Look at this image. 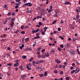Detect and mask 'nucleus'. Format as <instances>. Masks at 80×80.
<instances>
[{
	"label": "nucleus",
	"mask_w": 80,
	"mask_h": 80,
	"mask_svg": "<svg viewBox=\"0 0 80 80\" xmlns=\"http://www.w3.org/2000/svg\"><path fill=\"white\" fill-rule=\"evenodd\" d=\"M30 66H31V64H29L26 66V68H28V70H32V68L30 67Z\"/></svg>",
	"instance_id": "f257e3e1"
},
{
	"label": "nucleus",
	"mask_w": 80,
	"mask_h": 80,
	"mask_svg": "<svg viewBox=\"0 0 80 80\" xmlns=\"http://www.w3.org/2000/svg\"><path fill=\"white\" fill-rule=\"evenodd\" d=\"M41 12L42 13H43V14H45L47 13V11L44 9H43L42 10H41Z\"/></svg>",
	"instance_id": "f03ea898"
},
{
	"label": "nucleus",
	"mask_w": 80,
	"mask_h": 80,
	"mask_svg": "<svg viewBox=\"0 0 80 80\" xmlns=\"http://www.w3.org/2000/svg\"><path fill=\"white\" fill-rule=\"evenodd\" d=\"M24 5H26V6H29V7H31V6H32V4H31V2H28V3H26L24 4Z\"/></svg>",
	"instance_id": "7ed1b4c3"
},
{
	"label": "nucleus",
	"mask_w": 80,
	"mask_h": 80,
	"mask_svg": "<svg viewBox=\"0 0 80 80\" xmlns=\"http://www.w3.org/2000/svg\"><path fill=\"white\" fill-rule=\"evenodd\" d=\"M38 63H39V61L37 62L35 61H34L32 62L33 65L34 66H35V67H36V65H35V63L36 64H38Z\"/></svg>",
	"instance_id": "20e7f679"
},
{
	"label": "nucleus",
	"mask_w": 80,
	"mask_h": 80,
	"mask_svg": "<svg viewBox=\"0 0 80 80\" xmlns=\"http://www.w3.org/2000/svg\"><path fill=\"white\" fill-rule=\"evenodd\" d=\"M70 54H72V55H75V52L73 50H71L70 51Z\"/></svg>",
	"instance_id": "39448f33"
},
{
	"label": "nucleus",
	"mask_w": 80,
	"mask_h": 80,
	"mask_svg": "<svg viewBox=\"0 0 80 80\" xmlns=\"http://www.w3.org/2000/svg\"><path fill=\"white\" fill-rule=\"evenodd\" d=\"M32 48H26L25 49V51H28V50H30V51H32Z\"/></svg>",
	"instance_id": "423d86ee"
},
{
	"label": "nucleus",
	"mask_w": 80,
	"mask_h": 80,
	"mask_svg": "<svg viewBox=\"0 0 80 80\" xmlns=\"http://www.w3.org/2000/svg\"><path fill=\"white\" fill-rule=\"evenodd\" d=\"M13 23H14V22H13V21H12L10 24V25L11 27H13V25H14Z\"/></svg>",
	"instance_id": "0eeeda50"
},
{
	"label": "nucleus",
	"mask_w": 80,
	"mask_h": 80,
	"mask_svg": "<svg viewBox=\"0 0 80 80\" xmlns=\"http://www.w3.org/2000/svg\"><path fill=\"white\" fill-rule=\"evenodd\" d=\"M64 4L65 5H70V2H69L66 1L65 2Z\"/></svg>",
	"instance_id": "6e6552de"
},
{
	"label": "nucleus",
	"mask_w": 80,
	"mask_h": 80,
	"mask_svg": "<svg viewBox=\"0 0 80 80\" xmlns=\"http://www.w3.org/2000/svg\"><path fill=\"white\" fill-rule=\"evenodd\" d=\"M45 56L46 57H48V56H50V54H49L48 53V52H47L45 53Z\"/></svg>",
	"instance_id": "1a4fd4ad"
},
{
	"label": "nucleus",
	"mask_w": 80,
	"mask_h": 80,
	"mask_svg": "<svg viewBox=\"0 0 80 80\" xmlns=\"http://www.w3.org/2000/svg\"><path fill=\"white\" fill-rule=\"evenodd\" d=\"M70 26H71V28H72V29H74V28H75L74 27V26H73V25L72 24H71L70 25Z\"/></svg>",
	"instance_id": "9d476101"
},
{
	"label": "nucleus",
	"mask_w": 80,
	"mask_h": 80,
	"mask_svg": "<svg viewBox=\"0 0 80 80\" xmlns=\"http://www.w3.org/2000/svg\"><path fill=\"white\" fill-rule=\"evenodd\" d=\"M75 72H76V70H73L71 71V73L72 74V73H73Z\"/></svg>",
	"instance_id": "9b49d317"
},
{
	"label": "nucleus",
	"mask_w": 80,
	"mask_h": 80,
	"mask_svg": "<svg viewBox=\"0 0 80 80\" xmlns=\"http://www.w3.org/2000/svg\"><path fill=\"white\" fill-rule=\"evenodd\" d=\"M29 38H28L25 39V42H28V40H29Z\"/></svg>",
	"instance_id": "f8f14e48"
},
{
	"label": "nucleus",
	"mask_w": 80,
	"mask_h": 80,
	"mask_svg": "<svg viewBox=\"0 0 80 80\" xmlns=\"http://www.w3.org/2000/svg\"><path fill=\"white\" fill-rule=\"evenodd\" d=\"M58 50H59L60 52H62V49H61L60 47H58Z\"/></svg>",
	"instance_id": "ddd939ff"
},
{
	"label": "nucleus",
	"mask_w": 80,
	"mask_h": 80,
	"mask_svg": "<svg viewBox=\"0 0 80 80\" xmlns=\"http://www.w3.org/2000/svg\"><path fill=\"white\" fill-rule=\"evenodd\" d=\"M66 46L67 48H68L69 47H70V44L67 43L66 45Z\"/></svg>",
	"instance_id": "4468645a"
},
{
	"label": "nucleus",
	"mask_w": 80,
	"mask_h": 80,
	"mask_svg": "<svg viewBox=\"0 0 80 80\" xmlns=\"http://www.w3.org/2000/svg\"><path fill=\"white\" fill-rule=\"evenodd\" d=\"M19 68H21V70H23V66L22 65L20 66L19 67Z\"/></svg>",
	"instance_id": "2eb2a0df"
},
{
	"label": "nucleus",
	"mask_w": 80,
	"mask_h": 80,
	"mask_svg": "<svg viewBox=\"0 0 80 80\" xmlns=\"http://www.w3.org/2000/svg\"><path fill=\"white\" fill-rule=\"evenodd\" d=\"M32 33H37V30H33L32 31Z\"/></svg>",
	"instance_id": "dca6fc26"
},
{
	"label": "nucleus",
	"mask_w": 80,
	"mask_h": 80,
	"mask_svg": "<svg viewBox=\"0 0 80 80\" xmlns=\"http://www.w3.org/2000/svg\"><path fill=\"white\" fill-rule=\"evenodd\" d=\"M22 58L23 59H26V58H27V56H23L22 57Z\"/></svg>",
	"instance_id": "f3484780"
},
{
	"label": "nucleus",
	"mask_w": 80,
	"mask_h": 80,
	"mask_svg": "<svg viewBox=\"0 0 80 80\" xmlns=\"http://www.w3.org/2000/svg\"><path fill=\"white\" fill-rule=\"evenodd\" d=\"M3 7H4V8H5L6 9H7L8 8L7 7V5L5 4L4 5Z\"/></svg>",
	"instance_id": "a211bd4d"
},
{
	"label": "nucleus",
	"mask_w": 80,
	"mask_h": 80,
	"mask_svg": "<svg viewBox=\"0 0 80 80\" xmlns=\"http://www.w3.org/2000/svg\"><path fill=\"white\" fill-rule=\"evenodd\" d=\"M77 40V38H73L72 39V41L73 42H75V41Z\"/></svg>",
	"instance_id": "6ab92c4d"
},
{
	"label": "nucleus",
	"mask_w": 80,
	"mask_h": 80,
	"mask_svg": "<svg viewBox=\"0 0 80 80\" xmlns=\"http://www.w3.org/2000/svg\"><path fill=\"white\" fill-rule=\"evenodd\" d=\"M52 11V9H50L49 10H48V12H50Z\"/></svg>",
	"instance_id": "aec40b11"
},
{
	"label": "nucleus",
	"mask_w": 80,
	"mask_h": 80,
	"mask_svg": "<svg viewBox=\"0 0 80 80\" xmlns=\"http://www.w3.org/2000/svg\"><path fill=\"white\" fill-rule=\"evenodd\" d=\"M59 38H60L62 40H64V38L63 37H61V36H59Z\"/></svg>",
	"instance_id": "412c9836"
},
{
	"label": "nucleus",
	"mask_w": 80,
	"mask_h": 80,
	"mask_svg": "<svg viewBox=\"0 0 80 80\" xmlns=\"http://www.w3.org/2000/svg\"><path fill=\"white\" fill-rule=\"evenodd\" d=\"M42 48L41 47H39L37 49V51H40V50Z\"/></svg>",
	"instance_id": "4be33fe9"
},
{
	"label": "nucleus",
	"mask_w": 80,
	"mask_h": 80,
	"mask_svg": "<svg viewBox=\"0 0 80 80\" xmlns=\"http://www.w3.org/2000/svg\"><path fill=\"white\" fill-rule=\"evenodd\" d=\"M56 22H57V20H55L53 21V22H52V24H55Z\"/></svg>",
	"instance_id": "5701e85b"
},
{
	"label": "nucleus",
	"mask_w": 80,
	"mask_h": 80,
	"mask_svg": "<svg viewBox=\"0 0 80 80\" xmlns=\"http://www.w3.org/2000/svg\"><path fill=\"white\" fill-rule=\"evenodd\" d=\"M79 17H80V16H79V15H77L76 17V18H77V19H78V18H79Z\"/></svg>",
	"instance_id": "b1692460"
},
{
	"label": "nucleus",
	"mask_w": 80,
	"mask_h": 80,
	"mask_svg": "<svg viewBox=\"0 0 80 80\" xmlns=\"http://www.w3.org/2000/svg\"><path fill=\"white\" fill-rule=\"evenodd\" d=\"M18 7H19V6H18L17 5L15 7V8H18Z\"/></svg>",
	"instance_id": "393cba45"
},
{
	"label": "nucleus",
	"mask_w": 80,
	"mask_h": 80,
	"mask_svg": "<svg viewBox=\"0 0 80 80\" xmlns=\"http://www.w3.org/2000/svg\"><path fill=\"white\" fill-rule=\"evenodd\" d=\"M45 57H46L45 55L44 56L42 55L41 56V58H45Z\"/></svg>",
	"instance_id": "a878e982"
},
{
	"label": "nucleus",
	"mask_w": 80,
	"mask_h": 80,
	"mask_svg": "<svg viewBox=\"0 0 80 80\" xmlns=\"http://www.w3.org/2000/svg\"><path fill=\"white\" fill-rule=\"evenodd\" d=\"M63 45L61 44L60 45V48H63Z\"/></svg>",
	"instance_id": "bb28decb"
},
{
	"label": "nucleus",
	"mask_w": 80,
	"mask_h": 80,
	"mask_svg": "<svg viewBox=\"0 0 80 80\" xmlns=\"http://www.w3.org/2000/svg\"><path fill=\"white\" fill-rule=\"evenodd\" d=\"M23 28H24V26L22 25L21 27V29H23Z\"/></svg>",
	"instance_id": "cd10ccee"
},
{
	"label": "nucleus",
	"mask_w": 80,
	"mask_h": 80,
	"mask_svg": "<svg viewBox=\"0 0 80 80\" xmlns=\"http://www.w3.org/2000/svg\"><path fill=\"white\" fill-rule=\"evenodd\" d=\"M39 76L40 77H43V73H42L41 74H40Z\"/></svg>",
	"instance_id": "c85d7f7f"
},
{
	"label": "nucleus",
	"mask_w": 80,
	"mask_h": 80,
	"mask_svg": "<svg viewBox=\"0 0 80 80\" xmlns=\"http://www.w3.org/2000/svg\"><path fill=\"white\" fill-rule=\"evenodd\" d=\"M77 52H78V54L79 55H80V52H79V50H78V49H77Z\"/></svg>",
	"instance_id": "c756f323"
},
{
	"label": "nucleus",
	"mask_w": 80,
	"mask_h": 80,
	"mask_svg": "<svg viewBox=\"0 0 80 80\" xmlns=\"http://www.w3.org/2000/svg\"><path fill=\"white\" fill-rule=\"evenodd\" d=\"M62 67L63 65L61 66V65H60L58 67V68H62Z\"/></svg>",
	"instance_id": "7c9ffc66"
},
{
	"label": "nucleus",
	"mask_w": 80,
	"mask_h": 80,
	"mask_svg": "<svg viewBox=\"0 0 80 80\" xmlns=\"http://www.w3.org/2000/svg\"><path fill=\"white\" fill-rule=\"evenodd\" d=\"M76 11L78 13H79V10L78 9H76Z\"/></svg>",
	"instance_id": "2f4dec72"
},
{
	"label": "nucleus",
	"mask_w": 80,
	"mask_h": 80,
	"mask_svg": "<svg viewBox=\"0 0 80 80\" xmlns=\"http://www.w3.org/2000/svg\"><path fill=\"white\" fill-rule=\"evenodd\" d=\"M19 32V30H17V31H16L14 32L15 33H18L17 32Z\"/></svg>",
	"instance_id": "473e14b6"
},
{
	"label": "nucleus",
	"mask_w": 80,
	"mask_h": 80,
	"mask_svg": "<svg viewBox=\"0 0 80 80\" xmlns=\"http://www.w3.org/2000/svg\"><path fill=\"white\" fill-rule=\"evenodd\" d=\"M11 18L10 17L9 18H7L6 19V21H8V20H10V18Z\"/></svg>",
	"instance_id": "72a5a7b5"
},
{
	"label": "nucleus",
	"mask_w": 80,
	"mask_h": 80,
	"mask_svg": "<svg viewBox=\"0 0 80 80\" xmlns=\"http://www.w3.org/2000/svg\"><path fill=\"white\" fill-rule=\"evenodd\" d=\"M21 33H22V34H25V31H22Z\"/></svg>",
	"instance_id": "f704fd0d"
},
{
	"label": "nucleus",
	"mask_w": 80,
	"mask_h": 80,
	"mask_svg": "<svg viewBox=\"0 0 80 80\" xmlns=\"http://www.w3.org/2000/svg\"><path fill=\"white\" fill-rule=\"evenodd\" d=\"M14 67H17V66H19V65H18L17 64H16L15 63L14 64Z\"/></svg>",
	"instance_id": "c9c22d12"
},
{
	"label": "nucleus",
	"mask_w": 80,
	"mask_h": 80,
	"mask_svg": "<svg viewBox=\"0 0 80 80\" xmlns=\"http://www.w3.org/2000/svg\"><path fill=\"white\" fill-rule=\"evenodd\" d=\"M32 59H33V58L31 57V59L29 60V62H32Z\"/></svg>",
	"instance_id": "e433bc0d"
},
{
	"label": "nucleus",
	"mask_w": 80,
	"mask_h": 80,
	"mask_svg": "<svg viewBox=\"0 0 80 80\" xmlns=\"http://www.w3.org/2000/svg\"><path fill=\"white\" fill-rule=\"evenodd\" d=\"M7 21H6H6H4L3 23V25H5V24H6V23H7Z\"/></svg>",
	"instance_id": "4c0bfd02"
},
{
	"label": "nucleus",
	"mask_w": 80,
	"mask_h": 80,
	"mask_svg": "<svg viewBox=\"0 0 80 80\" xmlns=\"http://www.w3.org/2000/svg\"><path fill=\"white\" fill-rule=\"evenodd\" d=\"M66 79L67 80H69V77H66Z\"/></svg>",
	"instance_id": "58836bf2"
},
{
	"label": "nucleus",
	"mask_w": 80,
	"mask_h": 80,
	"mask_svg": "<svg viewBox=\"0 0 80 80\" xmlns=\"http://www.w3.org/2000/svg\"><path fill=\"white\" fill-rule=\"evenodd\" d=\"M11 20H12L13 21H15V18H12L11 19Z\"/></svg>",
	"instance_id": "ea45409f"
},
{
	"label": "nucleus",
	"mask_w": 80,
	"mask_h": 80,
	"mask_svg": "<svg viewBox=\"0 0 80 80\" xmlns=\"http://www.w3.org/2000/svg\"><path fill=\"white\" fill-rule=\"evenodd\" d=\"M75 63H76L78 65H79V62H78L77 61H75Z\"/></svg>",
	"instance_id": "a19ab883"
},
{
	"label": "nucleus",
	"mask_w": 80,
	"mask_h": 80,
	"mask_svg": "<svg viewBox=\"0 0 80 80\" xmlns=\"http://www.w3.org/2000/svg\"><path fill=\"white\" fill-rule=\"evenodd\" d=\"M45 49H42V53H43L45 52Z\"/></svg>",
	"instance_id": "79ce46f5"
},
{
	"label": "nucleus",
	"mask_w": 80,
	"mask_h": 80,
	"mask_svg": "<svg viewBox=\"0 0 80 80\" xmlns=\"http://www.w3.org/2000/svg\"><path fill=\"white\" fill-rule=\"evenodd\" d=\"M42 35H45V32H42Z\"/></svg>",
	"instance_id": "37998d69"
},
{
	"label": "nucleus",
	"mask_w": 80,
	"mask_h": 80,
	"mask_svg": "<svg viewBox=\"0 0 80 80\" xmlns=\"http://www.w3.org/2000/svg\"><path fill=\"white\" fill-rule=\"evenodd\" d=\"M39 62L40 63H43V61L40 60L39 61Z\"/></svg>",
	"instance_id": "c03bdc74"
},
{
	"label": "nucleus",
	"mask_w": 80,
	"mask_h": 80,
	"mask_svg": "<svg viewBox=\"0 0 80 80\" xmlns=\"http://www.w3.org/2000/svg\"><path fill=\"white\" fill-rule=\"evenodd\" d=\"M39 25H42V22H39Z\"/></svg>",
	"instance_id": "a18cd8bd"
},
{
	"label": "nucleus",
	"mask_w": 80,
	"mask_h": 80,
	"mask_svg": "<svg viewBox=\"0 0 80 80\" xmlns=\"http://www.w3.org/2000/svg\"><path fill=\"white\" fill-rule=\"evenodd\" d=\"M11 15V12H8V16H9V15Z\"/></svg>",
	"instance_id": "49530a36"
},
{
	"label": "nucleus",
	"mask_w": 80,
	"mask_h": 80,
	"mask_svg": "<svg viewBox=\"0 0 80 80\" xmlns=\"http://www.w3.org/2000/svg\"><path fill=\"white\" fill-rule=\"evenodd\" d=\"M60 22L61 23L63 24V23H64V22H63V20H61Z\"/></svg>",
	"instance_id": "de8ad7c7"
},
{
	"label": "nucleus",
	"mask_w": 80,
	"mask_h": 80,
	"mask_svg": "<svg viewBox=\"0 0 80 80\" xmlns=\"http://www.w3.org/2000/svg\"><path fill=\"white\" fill-rule=\"evenodd\" d=\"M58 31H60L61 30V28H59L58 29Z\"/></svg>",
	"instance_id": "09e8293b"
},
{
	"label": "nucleus",
	"mask_w": 80,
	"mask_h": 80,
	"mask_svg": "<svg viewBox=\"0 0 80 80\" xmlns=\"http://www.w3.org/2000/svg\"><path fill=\"white\" fill-rule=\"evenodd\" d=\"M60 73L62 75V74H63V71H61L60 72Z\"/></svg>",
	"instance_id": "8fccbe9b"
},
{
	"label": "nucleus",
	"mask_w": 80,
	"mask_h": 80,
	"mask_svg": "<svg viewBox=\"0 0 80 80\" xmlns=\"http://www.w3.org/2000/svg\"><path fill=\"white\" fill-rule=\"evenodd\" d=\"M18 62H19V60L17 59L16 61V63H18Z\"/></svg>",
	"instance_id": "3c124183"
},
{
	"label": "nucleus",
	"mask_w": 80,
	"mask_h": 80,
	"mask_svg": "<svg viewBox=\"0 0 80 80\" xmlns=\"http://www.w3.org/2000/svg\"><path fill=\"white\" fill-rule=\"evenodd\" d=\"M57 72H57V70H55L54 71V73H57Z\"/></svg>",
	"instance_id": "603ef678"
},
{
	"label": "nucleus",
	"mask_w": 80,
	"mask_h": 80,
	"mask_svg": "<svg viewBox=\"0 0 80 80\" xmlns=\"http://www.w3.org/2000/svg\"><path fill=\"white\" fill-rule=\"evenodd\" d=\"M12 15H13H13H15V13L14 12H12Z\"/></svg>",
	"instance_id": "864d4df0"
},
{
	"label": "nucleus",
	"mask_w": 80,
	"mask_h": 80,
	"mask_svg": "<svg viewBox=\"0 0 80 80\" xmlns=\"http://www.w3.org/2000/svg\"><path fill=\"white\" fill-rule=\"evenodd\" d=\"M7 65L8 66H11V65H12V64H8Z\"/></svg>",
	"instance_id": "5fc2aeb1"
},
{
	"label": "nucleus",
	"mask_w": 80,
	"mask_h": 80,
	"mask_svg": "<svg viewBox=\"0 0 80 80\" xmlns=\"http://www.w3.org/2000/svg\"><path fill=\"white\" fill-rule=\"evenodd\" d=\"M39 35H40V34L38 33H37L36 34V36H39Z\"/></svg>",
	"instance_id": "6e6d98bb"
},
{
	"label": "nucleus",
	"mask_w": 80,
	"mask_h": 80,
	"mask_svg": "<svg viewBox=\"0 0 80 80\" xmlns=\"http://www.w3.org/2000/svg\"><path fill=\"white\" fill-rule=\"evenodd\" d=\"M57 63L58 64L60 63V61H57Z\"/></svg>",
	"instance_id": "4d7b16f0"
},
{
	"label": "nucleus",
	"mask_w": 80,
	"mask_h": 80,
	"mask_svg": "<svg viewBox=\"0 0 80 80\" xmlns=\"http://www.w3.org/2000/svg\"><path fill=\"white\" fill-rule=\"evenodd\" d=\"M34 39H37V37H34V38H32V40H33Z\"/></svg>",
	"instance_id": "13d9d810"
},
{
	"label": "nucleus",
	"mask_w": 80,
	"mask_h": 80,
	"mask_svg": "<svg viewBox=\"0 0 80 80\" xmlns=\"http://www.w3.org/2000/svg\"><path fill=\"white\" fill-rule=\"evenodd\" d=\"M48 28L47 27H45L44 28V29H46L47 30Z\"/></svg>",
	"instance_id": "bf43d9fd"
},
{
	"label": "nucleus",
	"mask_w": 80,
	"mask_h": 80,
	"mask_svg": "<svg viewBox=\"0 0 80 80\" xmlns=\"http://www.w3.org/2000/svg\"><path fill=\"white\" fill-rule=\"evenodd\" d=\"M19 48L20 49H22V48H23V47L22 46H21Z\"/></svg>",
	"instance_id": "052dcab7"
},
{
	"label": "nucleus",
	"mask_w": 80,
	"mask_h": 80,
	"mask_svg": "<svg viewBox=\"0 0 80 80\" xmlns=\"http://www.w3.org/2000/svg\"><path fill=\"white\" fill-rule=\"evenodd\" d=\"M78 22H79V23H80V19H79L78 20Z\"/></svg>",
	"instance_id": "680f3d73"
},
{
	"label": "nucleus",
	"mask_w": 80,
	"mask_h": 80,
	"mask_svg": "<svg viewBox=\"0 0 80 80\" xmlns=\"http://www.w3.org/2000/svg\"><path fill=\"white\" fill-rule=\"evenodd\" d=\"M51 52H52V53H54V52H55V51L53 50H52Z\"/></svg>",
	"instance_id": "e2e57ef3"
},
{
	"label": "nucleus",
	"mask_w": 80,
	"mask_h": 80,
	"mask_svg": "<svg viewBox=\"0 0 80 80\" xmlns=\"http://www.w3.org/2000/svg\"><path fill=\"white\" fill-rule=\"evenodd\" d=\"M18 11V9H16L15 10V11L16 12H17Z\"/></svg>",
	"instance_id": "0e129e2a"
},
{
	"label": "nucleus",
	"mask_w": 80,
	"mask_h": 80,
	"mask_svg": "<svg viewBox=\"0 0 80 80\" xmlns=\"http://www.w3.org/2000/svg\"><path fill=\"white\" fill-rule=\"evenodd\" d=\"M75 65V63H73L72 64V66H74Z\"/></svg>",
	"instance_id": "69168bd1"
},
{
	"label": "nucleus",
	"mask_w": 80,
	"mask_h": 80,
	"mask_svg": "<svg viewBox=\"0 0 80 80\" xmlns=\"http://www.w3.org/2000/svg\"><path fill=\"white\" fill-rule=\"evenodd\" d=\"M36 38H40V36H37Z\"/></svg>",
	"instance_id": "338daca9"
},
{
	"label": "nucleus",
	"mask_w": 80,
	"mask_h": 80,
	"mask_svg": "<svg viewBox=\"0 0 80 80\" xmlns=\"http://www.w3.org/2000/svg\"><path fill=\"white\" fill-rule=\"evenodd\" d=\"M18 5H20V3H21V2H18Z\"/></svg>",
	"instance_id": "774afa93"
}]
</instances>
